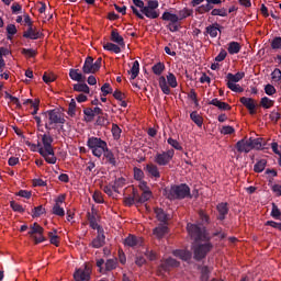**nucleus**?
<instances>
[{
	"instance_id": "obj_19",
	"label": "nucleus",
	"mask_w": 281,
	"mask_h": 281,
	"mask_svg": "<svg viewBox=\"0 0 281 281\" xmlns=\"http://www.w3.org/2000/svg\"><path fill=\"white\" fill-rule=\"evenodd\" d=\"M239 102L248 109L250 115H256V101L252 98L241 97Z\"/></svg>"
},
{
	"instance_id": "obj_48",
	"label": "nucleus",
	"mask_w": 281,
	"mask_h": 281,
	"mask_svg": "<svg viewBox=\"0 0 281 281\" xmlns=\"http://www.w3.org/2000/svg\"><path fill=\"white\" fill-rule=\"evenodd\" d=\"M113 269H117V258L108 259L105 262V271H113Z\"/></svg>"
},
{
	"instance_id": "obj_45",
	"label": "nucleus",
	"mask_w": 281,
	"mask_h": 281,
	"mask_svg": "<svg viewBox=\"0 0 281 281\" xmlns=\"http://www.w3.org/2000/svg\"><path fill=\"white\" fill-rule=\"evenodd\" d=\"M106 117H109L108 114L99 115L95 122L97 126H109L110 122H109V119Z\"/></svg>"
},
{
	"instance_id": "obj_13",
	"label": "nucleus",
	"mask_w": 281,
	"mask_h": 281,
	"mask_svg": "<svg viewBox=\"0 0 281 281\" xmlns=\"http://www.w3.org/2000/svg\"><path fill=\"white\" fill-rule=\"evenodd\" d=\"M75 281H90L91 280V268L85 266V269L79 268L74 273Z\"/></svg>"
},
{
	"instance_id": "obj_43",
	"label": "nucleus",
	"mask_w": 281,
	"mask_h": 281,
	"mask_svg": "<svg viewBox=\"0 0 281 281\" xmlns=\"http://www.w3.org/2000/svg\"><path fill=\"white\" fill-rule=\"evenodd\" d=\"M126 184V179L124 178H117L114 183L112 184L113 191L114 192H120V188H124V186Z\"/></svg>"
},
{
	"instance_id": "obj_1",
	"label": "nucleus",
	"mask_w": 281,
	"mask_h": 281,
	"mask_svg": "<svg viewBox=\"0 0 281 281\" xmlns=\"http://www.w3.org/2000/svg\"><path fill=\"white\" fill-rule=\"evenodd\" d=\"M50 133L52 131H47L46 134L42 135L43 147H40L37 151L42 157H44L47 164L54 165L56 164L57 158L54 153V147L52 146V144H54V137H52Z\"/></svg>"
},
{
	"instance_id": "obj_28",
	"label": "nucleus",
	"mask_w": 281,
	"mask_h": 281,
	"mask_svg": "<svg viewBox=\"0 0 281 281\" xmlns=\"http://www.w3.org/2000/svg\"><path fill=\"white\" fill-rule=\"evenodd\" d=\"M113 98H115L120 103V105L123 109H126V106H128V103L126 102V94L124 92H122L121 90H115L113 92Z\"/></svg>"
},
{
	"instance_id": "obj_29",
	"label": "nucleus",
	"mask_w": 281,
	"mask_h": 281,
	"mask_svg": "<svg viewBox=\"0 0 281 281\" xmlns=\"http://www.w3.org/2000/svg\"><path fill=\"white\" fill-rule=\"evenodd\" d=\"M103 156L106 159V161L110 164V166H117V160H115V154L109 147H105L103 150Z\"/></svg>"
},
{
	"instance_id": "obj_47",
	"label": "nucleus",
	"mask_w": 281,
	"mask_h": 281,
	"mask_svg": "<svg viewBox=\"0 0 281 281\" xmlns=\"http://www.w3.org/2000/svg\"><path fill=\"white\" fill-rule=\"evenodd\" d=\"M273 104H276V101L269 99L268 97H263L260 100V105L262 106V109H271Z\"/></svg>"
},
{
	"instance_id": "obj_35",
	"label": "nucleus",
	"mask_w": 281,
	"mask_h": 281,
	"mask_svg": "<svg viewBox=\"0 0 281 281\" xmlns=\"http://www.w3.org/2000/svg\"><path fill=\"white\" fill-rule=\"evenodd\" d=\"M103 49H105L106 52H113V54L122 53L121 46H119V44H113L111 42H108L106 44H104Z\"/></svg>"
},
{
	"instance_id": "obj_22",
	"label": "nucleus",
	"mask_w": 281,
	"mask_h": 281,
	"mask_svg": "<svg viewBox=\"0 0 281 281\" xmlns=\"http://www.w3.org/2000/svg\"><path fill=\"white\" fill-rule=\"evenodd\" d=\"M142 237H137L135 235H128L124 240V245L127 247H142Z\"/></svg>"
},
{
	"instance_id": "obj_57",
	"label": "nucleus",
	"mask_w": 281,
	"mask_h": 281,
	"mask_svg": "<svg viewBox=\"0 0 281 281\" xmlns=\"http://www.w3.org/2000/svg\"><path fill=\"white\" fill-rule=\"evenodd\" d=\"M270 47H271V49H274V50L281 49V37L280 36H276L271 41Z\"/></svg>"
},
{
	"instance_id": "obj_55",
	"label": "nucleus",
	"mask_w": 281,
	"mask_h": 281,
	"mask_svg": "<svg viewBox=\"0 0 281 281\" xmlns=\"http://www.w3.org/2000/svg\"><path fill=\"white\" fill-rule=\"evenodd\" d=\"M10 207L13 212H19V214H23L25 212V209L21 204L16 203V201H11Z\"/></svg>"
},
{
	"instance_id": "obj_15",
	"label": "nucleus",
	"mask_w": 281,
	"mask_h": 281,
	"mask_svg": "<svg viewBox=\"0 0 281 281\" xmlns=\"http://www.w3.org/2000/svg\"><path fill=\"white\" fill-rule=\"evenodd\" d=\"M97 237L92 240L91 246L94 249H100V247H104L106 236H104V229L97 231Z\"/></svg>"
},
{
	"instance_id": "obj_16",
	"label": "nucleus",
	"mask_w": 281,
	"mask_h": 281,
	"mask_svg": "<svg viewBox=\"0 0 281 281\" xmlns=\"http://www.w3.org/2000/svg\"><path fill=\"white\" fill-rule=\"evenodd\" d=\"M216 210L218 212L217 221H225L229 214V204L227 202H221L217 204Z\"/></svg>"
},
{
	"instance_id": "obj_51",
	"label": "nucleus",
	"mask_w": 281,
	"mask_h": 281,
	"mask_svg": "<svg viewBox=\"0 0 281 281\" xmlns=\"http://www.w3.org/2000/svg\"><path fill=\"white\" fill-rule=\"evenodd\" d=\"M270 216H272V218H276V221H281V211L276 203H272Z\"/></svg>"
},
{
	"instance_id": "obj_2",
	"label": "nucleus",
	"mask_w": 281,
	"mask_h": 281,
	"mask_svg": "<svg viewBox=\"0 0 281 281\" xmlns=\"http://www.w3.org/2000/svg\"><path fill=\"white\" fill-rule=\"evenodd\" d=\"M169 201H183V199H192L190 186L186 183L172 184L167 191Z\"/></svg>"
},
{
	"instance_id": "obj_64",
	"label": "nucleus",
	"mask_w": 281,
	"mask_h": 281,
	"mask_svg": "<svg viewBox=\"0 0 281 281\" xmlns=\"http://www.w3.org/2000/svg\"><path fill=\"white\" fill-rule=\"evenodd\" d=\"M265 93L267 95H274V93H277L276 87H273V85H270V83L266 85L265 86Z\"/></svg>"
},
{
	"instance_id": "obj_27",
	"label": "nucleus",
	"mask_w": 281,
	"mask_h": 281,
	"mask_svg": "<svg viewBox=\"0 0 281 281\" xmlns=\"http://www.w3.org/2000/svg\"><path fill=\"white\" fill-rule=\"evenodd\" d=\"M155 214H156L157 221H159L160 223H164L165 225L166 223H168V221H170V215L168 213H165L164 209L161 207H156Z\"/></svg>"
},
{
	"instance_id": "obj_4",
	"label": "nucleus",
	"mask_w": 281,
	"mask_h": 281,
	"mask_svg": "<svg viewBox=\"0 0 281 281\" xmlns=\"http://www.w3.org/2000/svg\"><path fill=\"white\" fill-rule=\"evenodd\" d=\"M87 146L91 150L92 155L98 157V159L102 157L104 150L109 147L105 140H102V138L95 136L88 138Z\"/></svg>"
},
{
	"instance_id": "obj_7",
	"label": "nucleus",
	"mask_w": 281,
	"mask_h": 281,
	"mask_svg": "<svg viewBox=\"0 0 281 281\" xmlns=\"http://www.w3.org/2000/svg\"><path fill=\"white\" fill-rule=\"evenodd\" d=\"M158 85L162 91V93H165V95H170V87L171 89H177L178 87V82H177V77L175 76V74L169 72L167 75V81H166V77L160 76L158 79ZM169 85V87H168Z\"/></svg>"
},
{
	"instance_id": "obj_40",
	"label": "nucleus",
	"mask_w": 281,
	"mask_h": 281,
	"mask_svg": "<svg viewBox=\"0 0 281 281\" xmlns=\"http://www.w3.org/2000/svg\"><path fill=\"white\" fill-rule=\"evenodd\" d=\"M207 34L211 38H216V36H218V27L214 26V24L206 26L204 35L207 36Z\"/></svg>"
},
{
	"instance_id": "obj_26",
	"label": "nucleus",
	"mask_w": 281,
	"mask_h": 281,
	"mask_svg": "<svg viewBox=\"0 0 281 281\" xmlns=\"http://www.w3.org/2000/svg\"><path fill=\"white\" fill-rule=\"evenodd\" d=\"M212 106H216L220 109V111H232V105H229L227 102H223L218 99H213L209 102Z\"/></svg>"
},
{
	"instance_id": "obj_54",
	"label": "nucleus",
	"mask_w": 281,
	"mask_h": 281,
	"mask_svg": "<svg viewBox=\"0 0 281 281\" xmlns=\"http://www.w3.org/2000/svg\"><path fill=\"white\" fill-rule=\"evenodd\" d=\"M211 16H227V9H212Z\"/></svg>"
},
{
	"instance_id": "obj_31",
	"label": "nucleus",
	"mask_w": 281,
	"mask_h": 281,
	"mask_svg": "<svg viewBox=\"0 0 281 281\" xmlns=\"http://www.w3.org/2000/svg\"><path fill=\"white\" fill-rule=\"evenodd\" d=\"M250 142V148L251 150H262V146H265V144L262 142H265L263 138H254L250 137L248 138Z\"/></svg>"
},
{
	"instance_id": "obj_63",
	"label": "nucleus",
	"mask_w": 281,
	"mask_h": 281,
	"mask_svg": "<svg viewBox=\"0 0 281 281\" xmlns=\"http://www.w3.org/2000/svg\"><path fill=\"white\" fill-rule=\"evenodd\" d=\"M134 179L136 181H142L144 179V171L137 167L134 168Z\"/></svg>"
},
{
	"instance_id": "obj_23",
	"label": "nucleus",
	"mask_w": 281,
	"mask_h": 281,
	"mask_svg": "<svg viewBox=\"0 0 281 281\" xmlns=\"http://www.w3.org/2000/svg\"><path fill=\"white\" fill-rule=\"evenodd\" d=\"M173 256L176 258H179L180 260H183L184 262H188V260L192 259V252L184 249H176L172 251Z\"/></svg>"
},
{
	"instance_id": "obj_49",
	"label": "nucleus",
	"mask_w": 281,
	"mask_h": 281,
	"mask_svg": "<svg viewBox=\"0 0 281 281\" xmlns=\"http://www.w3.org/2000/svg\"><path fill=\"white\" fill-rule=\"evenodd\" d=\"M43 214H45V207H43V205L35 206L34 209H32V217L33 218H38V217L43 216Z\"/></svg>"
},
{
	"instance_id": "obj_12",
	"label": "nucleus",
	"mask_w": 281,
	"mask_h": 281,
	"mask_svg": "<svg viewBox=\"0 0 281 281\" xmlns=\"http://www.w3.org/2000/svg\"><path fill=\"white\" fill-rule=\"evenodd\" d=\"M223 0H206L205 4H201L195 9L198 14H207V12H212L214 10V5H221Z\"/></svg>"
},
{
	"instance_id": "obj_30",
	"label": "nucleus",
	"mask_w": 281,
	"mask_h": 281,
	"mask_svg": "<svg viewBox=\"0 0 281 281\" xmlns=\"http://www.w3.org/2000/svg\"><path fill=\"white\" fill-rule=\"evenodd\" d=\"M240 49H243V46L238 42H229L227 52L231 54V56H234L236 54H240Z\"/></svg>"
},
{
	"instance_id": "obj_62",
	"label": "nucleus",
	"mask_w": 281,
	"mask_h": 281,
	"mask_svg": "<svg viewBox=\"0 0 281 281\" xmlns=\"http://www.w3.org/2000/svg\"><path fill=\"white\" fill-rule=\"evenodd\" d=\"M271 79L273 80V82H280L281 81V70L279 68H276L271 72Z\"/></svg>"
},
{
	"instance_id": "obj_17",
	"label": "nucleus",
	"mask_w": 281,
	"mask_h": 281,
	"mask_svg": "<svg viewBox=\"0 0 281 281\" xmlns=\"http://www.w3.org/2000/svg\"><path fill=\"white\" fill-rule=\"evenodd\" d=\"M87 218L89 226L91 229H97V232H100V229H104L101 225L98 224V213L95 212H88L87 213Z\"/></svg>"
},
{
	"instance_id": "obj_39",
	"label": "nucleus",
	"mask_w": 281,
	"mask_h": 281,
	"mask_svg": "<svg viewBox=\"0 0 281 281\" xmlns=\"http://www.w3.org/2000/svg\"><path fill=\"white\" fill-rule=\"evenodd\" d=\"M128 74H131L130 80H135V78H137L139 76V61L138 60H135L133 63V66H132L131 70H128Z\"/></svg>"
},
{
	"instance_id": "obj_61",
	"label": "nucleus",
	"mask_w": 281,
	"mask_h": 281,
	"mask_svg": "<svg viewBox=\"0 0 281 281\" xmlns=\"http://www.w3.org/2000/svg\"><path fill=\"white\" fill-rule=\"evenodd\" d=\"M53 214H55V216H65V209L58 204H54Z\"/></svg>"
},
{
	"instance_id": "obj_21",
	"label": "nucleus",
	"mask_w": 281,
	"mask_h": 281,
	"mask_svg": "<svg viewBox=\"0 0 281 281\" xmlns=\"http://www.w3.org/2000/svg\"><path fill=\"white\" fill-rule=\"evenodd\" d=\"M82 72L86 74V75L95 74L97 72L95 66H93V57L88 56L86 58L85 64L82 66Z\"/></svg>"
},
{
	"instance_id": "obj_6",
	"label": "nucleus",
	"mask_w": 281,
	"mask_h": 281,
	"mask_svg": "<svg viewBox=\"0 0 281 281\" xmlns=\"http://www.w3.org/2000/svg\"><path fill=\"white\" fill-rule=\"evenodd\" d=\"M212 249H214V245H212L210 240H206L204 244H201V241L195 243L193 246L194 260H203V258H205L207 254L212 251Z\"/></svg>"
},
{
	"instance_id": "obj_18",
	"label": "nucleus",
	"mask_w": 281,
	"mask_h": 281,
	"mask_svg": "<svg viewBox=\"0 0 281 281\" xmlns=\"http://www.w3.org/2000/svg\"><path fill=\"white\" fill-rule=\"evenodd\" d=\"M145 171L147 172L150 179H160L161 172H159V167L155 164H147L145 167Z\"/></svg>"
},
{
	"instance_id": "obj_34",
	"label": "nucleus",
	"mask_w": 281,
	"mask_h": 281,
	"mask_svg": "<svg viewBox=\"0 0 281 281\" xmlns=\"http://www.w3.org/2000/svg\"><path fill=\"white\" fill-rule=\"evenodd\" d=\"M227 82H240V80H243V78H245V72H237V74H232V72H228L227 76Z\"/></svg>"
},
{
	"instance_id": "obj_20",
	"label": "nucleus",
	"mask_w": 281,
	"mask_h": 281,
	"mask_svg": "<svg viewBox=\"0 0 281 281\" xmlns=\"http://www.w3.org/2000/svg\"><path fill=\"white\" fill-rule=\"evenodd\" d=\"M23 38H30L31 41H38V38H41V31L34 29V25L29 26V29L23 33Z\"/></svg>"
},
{
	"instance_id": "obj_9",
	"label": "nucleus",
	"mask_w": 281,
	"mask_h": 281,
	"mask_svg": "<svg viewBox=\"0 0 281 281\" xmlns=\"http://www.w3.org/2000/svg\"><path fill=\"white\" fill-rule=\"evenodd\" d=\"M159 1L157 0H148L147 5L144 10H140L142 14L147 19H159L161 12L159 11Z\"/></svg>"
},
{
	"instance_id": "obj_60",
	"label": "nucleus",
	"mask_w": 281,
	"mask_h": 281,
	"mask_svg": "<svg viewBox=\"0 0 281 281\" xmlns=\"http://www.w3.org/2000/svg\"><path fill=\"white\" fill-rule=\"evenodd\" d=\"M167 144H169V146H172V148H175L176 150H183V147L181 146V144L178 143L177 139L170 137L167 139Z\"/></svg>"
},
{
	"instance_id": "obj_32",
	"label": "nucleus",
	"mask_w": 281,
	"mask_h": 281,
	"mask_svg": "<svg viewBox=\"0 0 281 281\" xmlns=\"http://www.w3.org/2000/svg\"><path fill=\"white\" fill-rule=\"evenodd\" d=\"M151 196H153V191L145 190L143 191L142 195L136 194V203H146V201H150Z\"/></svg>"
},
{
	"instance_id": "obj_46",
	"label": "nucleus",
	"mask_w": 281,
	"mask_h": 281,
	"mask_svg": "<svg viewBox=\"0 0 281 281\" xmlns=\"http://www.w3.org/2000/svg\"><path fill=\"white\" fill-rule=\"evenodd\" d=\"M210 273H212V270H210V267L203 266L201 268V281H210Z\"/></svg>"
},
{
	"instance_id": "obj_25",
	"label": "nucleus",
	"mask_w": 281,
	"mask_h": 281,
	"mask_svg": "<svg viewBox=\"0 0 281 281\" xmlns=\"http://www.w3.org/2000/svg\"><path fill=\"white\" fill-rule=\"evenodd\" d=\"M69 78H71L75 82L87 81V77L82 75L79 69H74V68L69 70Z\"/></svg>"
},
{
	"instance_id": "obj_50",
	"label": "nucleus",
	"mask_w": 281,
	"mask_h": 281,
	"mask_svg": "<svg viewBox=\"0 0 281 281\" xmlns=\"http://www.w3.org/2000/svg\"><path fill=\"white\" fill-rule=\"evenodd\" d=\"M134 196H126L124 198V203L127 207H131L137 203V193H135V190L133 191Z\"/></svg>"
},
{
	"instance_id": "obj_37",
	"label": "nucleus",
	"mask_w": 281,
	"mask_h": 281,
	"mask_svg": "<svg viewBox=\"0 0 281 281\" xmlns=\"http://www.w3.org/2000/svg\"><path fill=\"white\" fill-rule=\"evenodd\" d=\"M74 91H77L78 93H90V88L87 83L78 82L74 85Z\"/></svg>"
},
{
	"instance_id": "obj_42",
	"label": "nucleus",
	"mask_w": 281,
	"mask_h": 281,
	"mask_svg": "<svg viewBox=\"0 0 281 281\" xmlns=\"http://www.w3.org/2000/svg\"><path fill=\"white\" fill-rule=\"evenodd\" d=\"M58 231L54 229L53 232H48V238L50 241V245H55V247H58L60 245V240H58Z\"/></svg>"
},
{
	"instance_id": "obj_14",
	"label": "nucleus",
	"mask_w": 281,
	"mask_h": 281,
	"mask_svg": "<svg viewBox=\"0 0 281 281\" xmlns=\"http://www.w3.org/2000/svg\"><path fill=\"white\" fill-rule=\"evenodd\" d=\"M235 148L237 153H251V143L249 138L245 137L235 144Z\"/></svg>"
},
{
	"instance_id": "obj_58",
	"label": "nucleus",
	"mask_w": 281,
	"mask_h": 281,
	"mask_svg": "<svg viewBox=\"0 0 281 281\" xmlns=\"http://www.w3.org/2000/svg\"><path fill=\"white\" fill-rule=\"evenodd\" d=\"M227 88L231 89V91H234L235 93H243L244 89L240 87V85H236L233 82L227 81Z\"/></svg>"
},
{
	"instance_id": "obj_33",
	"label": "nucleus",
	"mask_w": 281,
	"mask_h": 281,
	"mask_svg": "<svg viewBox=\"0 0 281 281\" xmlns=\"http://www.w3.org/2000/svg\"><path fill=\"white\" fill-rule=\"evenodd\" d=\"M153 234L156 236V238H164V236L168 234V226L159 225L158 227L154 228Z\"/></svg>"
},
{
	"instance_id": "obj_8",
	"label": "nucleus",
	"mask_w": 281,
	"mask_h": 281,
	"mask_svg": "<svg viewBox=\"0 0 281 281\" xmlns=\"http://www.w3.org/2000/svg\"><path fill=\"white\" fill-rule=\"evenodd\" d=\"M43 234H45V228L36 222L30 226V231L27 233L30 238H33L35 245H40V243H45V240H47Z\"/></svg>"
},
{
	"instance_id": "obj_10",
	"label": "nucleus",
	"mask_w": 281,
	"mask_h": 281,
	"mask_svg": "<svg viewBox=\"0 0 281 281\" xmlns=\"http://www.w3.org/2000/svg\"><path fill=\"white\" fill-rule=\"evenodd\" d=\"M162 21H168L167 30L169 32H179V16L170 11H165L161 15Z\"/></svg>"
},
{
	"instance_id": "obj_59",
	"label": "nucleus",
	"mask_w": 281,
	"mask_h": 281,
	"mask_svg": "<svg viewBox=\"0 0 281 281\" xmlns=\"http://www.w3.org/2000/svg\"><path fill=\"white\" fill-rule=\"evenodd\" d=\"M102 95L106 98V95L113 93V88H111V83H104L101 87Z\"/></svg>"
},
{
	"instance_id": "obj_24",
	"label": "nucleus",
	"mask_w": 281,
	"mask_h": 281,
	"mask_svg": "<svg viewBox=\"0 0 281 281\" xmlns=\"http://www.w3.org/2000/svg\"><path fill=\"white\" fill-rule=\"evenodd\" d=\"M110 38L112 43H116L119 47H126V43H124V37L120 35V33L117 32V29L112 30Z\"/></svg>"
},
{
	"instance_id": "obj_3",
	"label": "nucleus",
	"mask_w": 281,
	"mask_h": 281,
	"mask_svg": "<svg viewBox=\"0 0 281 281\" xmlns=\"http://www.w3.org/2000/svg\"><path fill=\"white\" fill-rule=\"evenodd\" d=\"M42 115L45 120L46 131H54L56 130V124H65L66 122L65 116L58 109L47 110L46 112H43Z\"/></svg>"
},
{
	"instance_id": "obj_53",
	"label": "nucleus",
	"mask_w": 281,
	"mask_h": 281,
	"mask_svg": "<svg viewBox=\"0 0 281 281\" xmlns=\"http://www.w3.org/2000/svg\"><path fill=\"white\" fill-rule=\"evenodd\" d=\"M83 115H86L85 116L86 122H93V119L95 117L93 114V109H91V108H86L83 110Z\"/></svg>"
},
{
	"instance_id": "obj_36",
	"label": "nucleus",
	"mask_w": 281,
	"mask_h": 281,
	"mask_svg": "<svg viewBox=\"0 0 281 281\" xmlns=\"http://www.w3.org/2000/svg\"><path fill=\"white\" fill-rule=\"evenodd\" d=\"M179 266V261H177L175 258H172V257H169V258H167L166 260H165V262L164 263H161V269L164 270V271H168V268L169 267H178Z\"/></svg>"
},
{
	"instance_id": "obj_44",
	"label": "nucleus",
	"mask_w": 281,
	"mask_h": 281,
	"mask_svg": "<svg viewBox=\"0 0 281 281\" xmlns=\"http://www.w3.org/2000/svg\"><path fill=\"white\" fill-rule=\"evenodd\" d=\"M267 168V159H260L257 161V164L254 166L255 172H262Z\"/></svg>"
},
{
	"instance_id": "obj_41",
	"label": "nucleus",
	"mask_w": 281,
	"mask_h": 281,
	"mask_svg": "<svg viewBox=\"0 0 281 281\" xmlns=\"http://www.w3.org/2000/svg\"><path fill=\"white\" fill-rule=\"evenodd\" d=\"M165 69H166V65L161 61L155 64L151 67V71H153V74H155V76H161V74H164Z\"/></svg>"
},
{
	"instance_id": "obj_52",
	"label": "nucleus",
	"mask_w": 281,
	"mask_h": 281,
	"mask_svg": "<svg viewBox=\"0 0 281 281\" xmlns=\"http://www.w3.org/2000/svg\"><path fill=\"white\" fill-rule=\"evenodd\" d=\"M192 15V11H190V9H182L178 12L177 16H178V21H183V19H188V16Z\"/></svg>"
},
{
	"instance_id": "obj_56",
	"label": "nucleus",
	"mask_w": 281,
	"mask_h": 281,
	"mask_svg": "<svg viewBox=\"0 0 281 281\" xmlns=\"http://www.w3.org/2000/svg\"><path fill=\"white\" fill-rule=\"evenodd\" d=\"M112 135L114 139H120V137H122V128L115 123L112 124Z\"/></svg>"
},
{
	"instance_id": "obj_5",
	"label": "nucleus",
	"mask_w": 281,
	"mask_h": 281,
	"mask_svg": "<svg viewBox=\"0 0 281 281\" xmlns=\"http://www.w3.org/2000/svg\"><path fill=\"white\" fill-rule=\"evenodd\" d=\"M187 231L194 243H205L210 240V237H207V234H205V228L196 224L187 225Z\"/></svg>"
},
{
	"instance_id": "obj_11",
	"label": "nucleus",
	"mask_w": 281,
	"mask_h": 281,
	"mask_svg": "<svg viewBox=\"0 0 281 281\" xmlns=\"http://www.w3.org/2000/svg\"><path fill=\"white\" fill-rule=\"evenodd\" d=\"M175 157V149H168L167 151L156 154L154 161L157 166H168Z\"/></svg>"
},
{
	"instance_id": "obj_38",
	"label": "nucleus",
	"mask_w": 281,
	"mask_h": 281,
	"mask_svg": "<svg viewBox=\"0 0 281 281\" xmlns=\"http://www.w3.org/2000/svg\"><path fill=\"white\" fill-rule=\"evenodd\" d=\"M190 119L192 120V122L194 124H196V126H199V128H201V126H203V116H201L199 114V112H196V111L191 112Z\"/></svg>"
}]
</instances>
